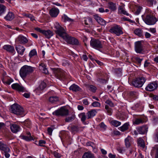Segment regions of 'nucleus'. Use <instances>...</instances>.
I'll use <instances>...</instances> for the list:
<instances>
[{"instance_id": "c85d7f7f", "label": "nucleus", "mask_w": 158, "mask_h": 158, "mask_svg": "<svg viewBox=\"0 0 158 158\" xmlns=\"http://www.w3.org/2000/svg\"><path fill=\"white\" fill-rule=\"evenodd\" d=\"M129 126V123H125L119 127V130L122 132H124L128 130Z\"/></svg>"}, {"instance_id": "ea45409f", "label": "nucleus", "mask_w": 158, "mask_h": 158, "mask_svg": "<svg viewBox=\"0 0 158 158\" xmlns=\"http://www.w3.org/2000/svg\"><path fill=\"white\" fill-rule=\"evenodd\" d=\"M23 124L25 126L29 128L31 126V123L29 119H27L24 121Z\"/></svg>"}, {"instance_id": "680f3d73", "label": "nucleus", "mask_w": 158, "mask_h": 158, "mask_svg": "<svg viewBox=\"0 0 158 158\" xmlns=\"http://www.w3.org/2000/svg\"><path fill=\"white\" fill-rule=\"evenodd\" d=\"M4 152V156L6 158H8L10 156V154L9 153L10 152Z\"/></svg>"}, {"instance_id": "ddd939ff", "label": "nucleus", "mask_w": 158, "mask_h": 158, "mask_svg": "<svg viewBox=\"0 0 158 158\" xmlns=\"http://www.w3.org/2000/svg\"><path fill=\"white\" fill-rule=\"evenodd\" d=\"M135 50L136 52L141 53L143 50V47L141 42L138 41L135 43Z\"/></svg>"}, {"instance_id": "13d9d810", "label": "nucleus", "mask_w": 158, "mask_h": 158, "mask_svg": "<svg viewBox=\"0 0 158 158\" xmlns=\"http://www.w3.org/2000/svg\"><path fill=\"white\" fill-rule=\"evenodd\" d=\"M53 131V129L52 127H48V134L51 135H52Z\"/></svg>"}, {"instance_id": "603ef678", "label": "nucleus", "mask_w": 158, "mask_h": 158, "mask_svg": "<svg viewBox=\"0 0 158 158\" xmlns=\"http://www.w3.org/2000/svg\"><path fill=\"white\" fill-rule=\"evenodd\" d=\"M73 118V116L67 117L65 119V121L66 122H71Z\"/></svg>"}, {"instance_id": "cd10ccee", "label": "nucleus", "mask_w": 158, "mask_h": 158, "mask_svg": "<svg viewBox=\"0 0 158 158\" xmlns=\"http://www.w3.org/2000/svg\"><path fill=\"white\" fill-rule=\"evenodd\" d=\"M42 34L48 38H50L53 35V33L49 30L47 31L44 30Z\"/></svg>"}, {"instance_id": "5fc2aeb1", "label": "nucleus", "mask_w": 158, "mask_h": 158, "mask_svg": "<svg viewBox=\"0 0 158 158\" xmlns=\"http://www.w3.org/2000/svg\"><path fill=\"white\" fill-rule=\"evenodd\" d=\"M54 155L56 158H60L61 157V155L59 153L56 152H54Z\"/></svg>"}, {"instance_id": "9b49d317", "label": "nucleus", "mask_w": 158, "mask_h": 158, "mask_svg": "<svg viewBox=\"0 0 158 158\" xmlns=\"http://www.w3.org/2000/svg\"><path fill=\"white\" fill-rule=\"evenodd\" d=\"M157 87V83L156 82H152L148 84L145 89L147 91H152L156 89Z\"/></svg>"}, {"instance_id": "473e14b6", "label": "nucleus", "mask_w": 158, "mask_h": 158, "mask_svg": "<svg viewBox=\"0 0 158 158\" xmlns=\"http://www.w3.org/2000/svg\"><path fill=\"white\" fill-rule=\"evenodd\" d=\"M138 145L142 148L145 147V143L143 140L141 138H139L138 139Z\"/></svg>"}, {"instance_id": "a878e982", "label": "nucleus", "mask_w": 158, "mask_h": 158, "mask_svg": "<svg viewBox=\"0 0 158 158\" xmlns=\"http://www.w3.org/2000/svg\"><path fill=\"white\" fill-rule=\"evenodd\" d=\"M108 7L111 11H115L117 9L116 4L112 2H110L108 3Z\"/></svg>"}, {"instance_id": "69168bd1", "label": "nucleus", "mask_w": 158, "mask_h": 158, "mask_svg": "<svg viewBox=\"0 0 158 158\" xmlns=\"http://www.w3.org/2000/svg\"><path fill=\"white\" fill-rule=\"evenodd\" d=\"M149 64H150L149 62H148L147 60H145L144 62V67H146L148 66Z\"/></svg>"}, {"instance_id": "2eb2a0df", "label": "nucleus", "mask_w": 158, "mask_h": 158, "mask_svg": "<svg viewBox=\"0 0 158 158\" xmlns=\"http://www.w3.org/2000/svg\"><path fill=\"white\" fill-rule=\"evenodd\" d=\"M46 84L44 82H42L39 85L38 88L34 90L37 95H39L42 93V91L46 87Z\"/></svg>"}, {"instance_id": "49530a36", "label": "nucleus", "mask_w": 158, "mask_h": 158, "mask_svg": "<svg viewBox=\"0 0 158 158\" xmlns=\"http://www.w3.org/2000/svg\"><path fill=\"white\" fill-rule=\"evenodd\" d=\"M88 88L89 90L93 92H95L96 89L95 86L92 85H89Z\"/></svg>"}, {"instance_id": "b1692460", "label": "nucleus", "mask_w": 158, "mask_h": 158, "mask_svg": "<svg viewBox=\"0 0 158 158\" xmlns=\"http://www.w3.org/2000/svg\"><path fill=\"white\" fill-rule=\"evenodd\" d=\"M69 89L70 90L75 92L80 91L81 89L79 86L75 84L72 85Z\"/></svg>"}, {"instance_id": "20e7f679", "label": "nucleus", "mask_w": 158, "mask_h": 158, "mask_svg": "<svg viewBox=\"0 0 158 158\" xmlns=\"http://www.w3.org/2000/svg\"><path fill=\"white\" fill-rule=\"evenodd\" d=\"M142 17L145 23L148 25H154L157 21L155 17L151 15H148L145 17L142 16Z\"/></svg>"}, {"instance_id": "3c124183", "label": "nucleus", "mask_w": 158, "mask_h": 158, "mask_svg": "<svg viewBox=\"0 0 158 158\" xmlns=\"http://www.w3.org/2000/svg\"><path fill=\"white\" fill-rule=\"evenodd\" d=\"M85 23L86 25H88L89 24V23L88 22H89L90 23H92V20L90 18H88L87 19L85 20H84Z\"/></svg>"}, {"instance_id": "774afa93", "label": "nucleus", "mask_w": 158, "mask_h": 158, "mask_svg": "<svg viewBox=\"0 0 158 158\" xmlns=\"http://www.w3.org/2000/svg\"><path fill=\"white\" fill-rule=\"evenodd\" d=\"M108 156L110 158H115L116 156L114 155H113L111 153L109 154Z\"/></svg>"}, {"instance_id": "bb28decb", "label": "nucleus", "mask_w": 158, "mask_h": 158, "mask_svg": "<svg viewBox=\"0 0 158 158\" xmlns=\"http://www.w3.org/2000/svg\"><path fill=\"white\" fill-rule=\"evenodd\" d=\"M146 126L140 127L137 128V132L140 134H144L147 131Z\"/></svg>"}, {"instance_id": "bf43d9fd", "label": "nucleus", "mask_w": 158, "mask_h": 158, "mask_svg": "<svg viewBox=\"0 0 158 158\" xmlns=\"http://www.w3.org/2000/svg\"><path fill=\"white\" fill-rule=\"evenodd\" d=\"M41 69L43 70V72L45 74H47L48 73V71L47 69V68H46L45 67H44L43 68Z\"/></svg>"}, {"instance_id": "8fccbe9b", "label": "nucleus", "mask_w": 158, "mask_h": 158, "mask_svg": "<svg viewBox=\"0 0 158 158\" xmlns=\"http://www.w3.org/2000/svg\"><path fill=\"white\" fill-rule=\"evenodd\" d=\"M105 103L111 107H113L114 106L113 103H112L111 101L109 99L106 100L105 102Z\"/></svg>"}, {"instance_id": "0e129e2a", "label": "nucleus", "mask_w": 158, "mask_h": 158, "mask_svg": "<svg viewBox=\"0 0 158 158\" xmlns=\"http://www.w3.org/2000/svg\"><path fill=\"white\" fill-rule=\"evenodd\" d=\"M153 121L155 124L158 123V117H156L154 118Z\"/></svg>"}, {"instance_id": "e433bc0d", "label": "nucleus", "mask_w": 158, "mask_h": 158, "mask_svg": "<svg viewBox=\"0 0 158 158\" xmlns=\"http://www.w3.org/2000/svg\"><path fill=\"white\" fill-rule=\"evenodd\" d=\"M62 18L64 20V22H66L67 21L72 22L73 21V19L69 18L67 15H65V14H64L62 16Z\"/></svg>"}, {"instance_id": "393cba45", "label": "nucleus", "mask_w": 158, "mask_h": 158, "mask_svg": "<svg viewBox=\"0 0 158 158\" xmlns=\"http://www.w3.org/2000/svg\"><path fill=\"white\" fill-rule=\"evenodd\" d=\"M27 134L28 136L23 135L22 136L23 139L27 141L34 140L35 139V138H34L31 135V134L30 132L28 133Z\"/></svg>"}, {"instance_id": "4c0bfd02", "label": "nucleus", "mask_w": 158, "mask_h": 158, "mask_svg": "<svg viewBox=\"0 0 158 158\" xmlns=\"http://www.w3.org/2000/svg\"><path fill=\"white\" fill-rule=\"evenodd\" d=\"M58 100V98L56 96L51 97L49 99V101L51 103H53L57 101Z\"/></svg>"}, {"instance_id": "f257e3e1", "label": "nucleus", "mask_w": 158, "mask_h": 158, "mask_svg": "<svg viewBox=\"0 0 158 158\" xmlns=\"http://www.w3.org/2000/svg\"><path fill=\"white\" fill-rule=\"evenodd\" d=\"M34 70V68L31 66L25 65L23 66L20 70V76L23 78H25L29 74L32 73Z\"/></svg>"}, {"instance_id": "338daca9", "label": "nucleus", "mask_w": 158, "mask_h": 158, "mask_svg": "<svg viewBox=\"0 0 158 158\" xmlns=\"http://www.w3.org/2000/svg\"><path fill=\"white\" fill-rule=\"evenodd\" d=\"M156 148V152L155 155V158H158V146L155 147Z\"/></svg>"}, {"instance_id": "09e8293b", "label": "nucleus", "mask_w": 158, "mask_h": 158, "mask_svg": "<svg viewBox=\"0 0 158 158\" xmlns=\"http://www.w3.org/2000/svg\"><path fill=\"white\" fill-rule=\"evenodd\" d=\"M92 105L94 107H99L101 106V104L99 102L95 101L92 103Z\"/></svg>"}, {"instance_id": "39448f33", "label": "nucleus", "mask_w": 158, "mask_h": 158, "mask_svg": "<svg viewBox=\"0 0 158 158\" xmlns=\"http://www.w3.org/2000/svg\"><path fill=\"white\" fill-rule=\"evenodd\" d=\"M146 81L145 77H142L134 80L132 81V84L135 87L140 88L143 86Z\"/></svg>"}, {"instance_id": "79ce46f5", "label": "nucleus", "mask_w": 158, "mask_h": 158, "mask_svg": "<svg viewBox=\"0 0 158 158\" xmlns=\"http://www.w3.org/2000/svg\"><path fill=\"white\" fill-rule=\"evenodd\" d=\"M105 109L106 110L108 115H111L112 114V109L109 108L107 105L105 106Z\"/></svg>"}, {"instance_id": "052dcab7", "label": "nucleus", "mask_w": 158, "mask_h": 158, "mask_svg": "<svg viewBox=\"0 0 158 158\" xmlns=\"http://www.w3.org/2000/svg\"><path fill=\"white\" fill-rule=\"evenodd\" d=\"M82 102L83 104L85 105H88L89 104V103L88 101V100L86 99H83L82 101Z\"/></svg>"}, {"instance_id": "423d86ee", "label": "nucleus", "mask_w": 158, "mask_h": 158, "mask_svg": "<svg viewBox=\"0 0 158 158\" xmlns=\"http://www.w3.org/2000/svg\"><path fill=\"white\" fill-rule=\"evenodd\" d=\"M54 27L56 29V32L60 37L62 38L66 33L64 29L57 22L55 23Z\"/></svg>"}, {"instance_id": "c9c22d12", "label": "nucleus", "mask_w": 158, "mask_h": 158, "mask_svg": "<svg viewBox=\"0 0 158 158\" xmlns=\"http://www.w3.org/2000/svg\"><path fill=\"white\" fill-rule=\"evenodd\" d=\"M79 116L81 119V121L83 122H84L86 119H87V115L85 113L83 112L80 114Z\"/></svg>"}, {"instance_id": "0eeeda50", "label": "nucleus", "mask_w": 158, "mask_h": 158, "mask_svg": "<svg viewBox=\"0 0 158 158\" xmlns=\"http://www.w3.org/2000/svg\"><path fill=\"white\" fill-rule=\"evenodd\" d=\"M110 32L114 34L117 36L122 34L123 32L122 27L119 25H115L110 29Z\"/></svg>"}, {"instance_id": "e2e57ef3", "label": "nucleus", "mask_w": 158, "mask_h": 158, "mask_svg": "<svg viewBox=\"0 0 158 158\" xmlns=\"http://www.w3.org/2000/svg\"><path fill=\"white\" fill-rule=\"evenodd\" d=\"M145 35L146 38H148L150 37L151 35L148 32H146L145 34Z\"/></svg>"}, {"instance_id": "a211bd4d", "label": "nucleus", "mask_w": 158, "mask_h": 158, "mask_svg": "<svg viewBox=\"0 0 158 158\" xmlns=\"http://www.w3.org/2000/svg\"><path fill=\"white\" fill-rule=\"evenodd\" d=\"M10 128L11 131L13 133H16L20 130V127L16 124H12L10 125Z\"/></svg>"}, {"instance_id": "7ed1b4c3", "label": "nucleus", "mask_w": 158, "mask_h": 158, "mask_svg": "<svg viewBox=\"0 0 158 158\" xmlns=\"http://www.w3.org/2000/svg\"><path fill=\"white\" fill-rule=\"evenodd\" d=\"M68 44L73 45H79L80 43L78 40L73 37L70 36L67 33L62 38Z\"/></svg>"}, {"instance_id": "f704fd0d", "label": "nucleus", "mask_w": 158, "mask_h": 158, "mask_svg": "<svg viewBox=\"0 0 158 158\" xmlns=\"http://www.w3.org/2000/svg\"><path fill=\"white\" fill-rule=\"evenodd\" d=\"M142 31L140 28H137L134 30V33L136 35L141 37L143 35Z\"/></svg>"}, {"instance_id": "6e6552de", "label": "nucleus", "mask_w": 158, "mask_h": 158, "mask_svg": "<svg viewBox=\"0 0 158 158\" xmlns=\"http://www.w3.org/2000/svg\"><path fill=\"white\" fill-rule=\"evenodd\" d=\"M90 45L93 48L99 49L102 48L101 42L98 39H92L90 42Z\"/></svg>"}, {"instance_id": "c03bdc74", "label": "nucleus", "mask_w": 158, "mask_h": 158, "mask_svg": "<svg viewBox=\"0 0 158 158\" xmlns=\"http://www.w3.org/2000/svg\"><path fill=\"white\" fill-rule=\"evenodd\" d=\"M37 54V52L35 49H33L31 50L29 54V56L30 58L35 55Z\"/></svg>"}, {"instance_id": "7c9ffc66", "label": "nucleus", "mask_w": 158, "mask_h": 158, "mask_svg": "<svg viewBox=\"0 0 158 158\" xmlns=\"http://www.w3.org/2000/svg\"><path fill=\"white\" fill-rule=\"evenodd\" d=\"M6 7L2 4H0V16L4 14L6 11Z\"/></svg>"}, {"instance_id": "37998d69", "label": "nucleus", "mask_w": 158, "mask_h": 158, "mask_svg": "<svg viewBox=\"0 0 158 158\" xmlns=\"http://www.w3.org/2000/svg\"><path fill=\"white\" fill-rule=\"evenodd\" d=\"M143 123V121L141 118H136L134 122V124L138 125Z\"/></svg>"}, {"instance_id": "f03ea898", "label": "nucleus", "mask_w": 158, "mask_h": 158, "mask_svg": "<svg viewBox=\"0 0 158 158\" xmlns=\"http://www.w3.org/2000/svg\"><path fill=\"white\" fill-rule=\"evenodd\" d=\"M11 112L17 115H21L22 116L25 115L23 108L17 104H14L10 107Z\"/></svg>"}, {"instance_id": "a19ab883", "label": "nucleus", "mask_w": 158, "mask_h": 158, "mask_svg": "<svg viewBox=\"0 0 158 158\" xmlns=\"http://www.w3.org/2000/svg\"><path fill=\"white\" fill-rule=\"evenodd\" d=\"M119 12L120 13L125 15L127 16H129L130 15L127 13V11L125 10L123 8H118Z\"/></svg>"}, {"instance_id": "a18cd8bd", "label": "nucleus", "mask_w": 158, "mask_h": 158, "mask_svg": "<svg viewBox=\"0 0 158 158\" xmlns=\"http://www.w3.org/2000/svg\"><path fill=\"white\" fill-rule=\"evenodd\" d=\"M99 126L102 129L105 130L107 128V126L104 124V122L101 123L99 125Z\"/></svg>"}, {"instance_id": "dca6fc26", "label": "nucleus", "mask_w": 158, "mask_h": 158, "mask_svg": "<svg viewBox=\"0 0 158 158\" xmlns=\"http://www.w3.org/2000/svg\"><path fill=\"white\" fill-rule=\"evenodd\" d=\"M15 17L14 13L12 11H9L5 16L4 19L7 21H10L13 20Z\"/></svg>"}, {"instance_id": "aec40b11", "label": "nucleus", "mask_w": 158, "mask_h": 158, "mask_svg": "<svg viewBox=\"0 0 158 158\" xmlns=\"http://www.w3.org/2000/svg\"><path fill=\"white\" fill-rule=\"evenodd\" d=\"M11 87L14 89L19 91L23 92L24 90V88L18 83H14L12 85Z\"/></svg>"}, {"instance_id": "6ab92c4d", "label": "nucleus", "mask_w": 158, "mask_h": 158, "mask_svg": "<svg viewBox=\"0 0 158 158\" xmlns=\"http://www.w3.org/2000/svg\"><path fill=\"white\" fill-rule=\"evenodd\" d=\"M2 48L6 51L10 53H14L15 52L14 47L10 45H5L3 46Z\"/></svg>"}, {"instance_id": "f3484780", "label": "nucleus", "mask_w": 158, "mask_h": 158, "mask_svg": "<svg viewBox=\"0 0 158 158\" xmlns=\"http://www.w3.org/2000/svg\"><path fill=\"white\" fill-rule=\"evenodd\" d=\"M49 14L52 17H56L59 13V10L57 8H52L49 11Z\"/></svg>"}, {"instance_id": "6e6d98bb", "label": "nucleus", "mask_w": 158, "mask_h": 158, "mask_svg": "<svg viewBox=\"0 0 158 158\" xmlns=\"http://www.w3.org/2000/svg\"><path fill=\"white\" fill-rule=\"evenodd\" d=\"M142 9V7H141L139 6L135 12V14L137 15H138L140 13L141 11V10Z\"/></svg>"}, {"instance_id": "864d4df0", "label": "nucleus", "mask_w": 158, "mask_h": 158, "mask_svg": "<svg viewBox=\"0 0 158 158\" xmlns=\"http://www.w3.org/2000/svg\"><path fill=\"white\" fill-rule=\"evenodd\" d=\"M154 141L156 142H158V133L157 132H156L154 135Z\"/></svg>"}, {"instance_id": "4be33fe9", "label": "nucleus", "mask_w": 158, "mask_h": 158, "mask_svg": "<svg viewBox=\"0 0 158 158\" xmlns=\"http://www.w3.org/2000/svg\"><path fill=\"white\" fill-rule=\"evenodd\" d=\"M0 150L3 152H10V150L8 146L2 142H0Z\"/></svg>"}, {"instance_id": "2f4dec72", "label": "nucleus", "mask_w": 158, "mask_h": 158, "mask_svg": "<svg viewBox=\"0 0 158 158\" xmlns=\"http://www.w3.org/2000/svg\"><path fill=\"white\" fill-rule=\"evenodd\" d=\"M82 158H94V156L91 152H87L84 153Z\"/></svg>"}, {"instance_id": "f8f14e48", "label": "nucleus", "mask_w": 158, "mask_h": 158, "mask_svg": "<svg viewBox=\"0 0 158 158\" xmlns=\"http://www.w3.org/2000/svg\"><path fill=\"white\" fill-rule=\"evenodd\" d=\"M16 42L19 44H24L28 42L27 39L22 35H19L17 37Z\"/></svg>"}, {"instance_id": "5701e85b", "label": "nucleus", "mask_w": 158, "mask_h": 158, "mask_svg": "<svg viewBox=\"0 0 158 158\" xmlns=\"http://www.w3.org/2000/svg\"><path fill=\"white\" fill-rule=\"evenodd\" d=\"M16 50L19 55L22 56L23 55L25 49L23 46L19 45L16 47Z\"/></svg>"}, {"instance_id": "4468645a", "label": "nucleus", "mask_w": 158, "mask_h": 158, "mask_svg": "<svg viewBox=\"0 0 158 158\" xmlns=\"http://www.w3.org/2000/svg\"><path fill=\"white\" fill-rule=\"evenodd\" d=\"M99 109H92L88 111L86 113L87 119H89L93 118L97 114L98 111H99Z\"/></svg>"}, {"instance_id": "412c9836", "label": "nucleus", "mask_w": 158, "mask_h": 158, "mask_svg": "<svg viewBox=\"0 0 158 158\" xmlns=\"http://www.w3.org/2000/svg\"><path fill=\"white\" fill-rule=\"evenodd\" d=\"M94 18L101 25L104 26L106 25V21L98 15H95Z\"/></svg>"}, {"instance_id": "72a5a7b5", "label": "nucleus", "mask_w": 158, "mask_h": 158, "mask_svg": "<svg viewBox=\"0 0 158 158\" xmlns=\"http://www.w3.org/2000/svg\"><path fill=\"white\" fill-rule=\"evenodd\" d=\"M110 124L115 127H118L120 126L121 123L118 121L113 120L110 122Z\"/></svg>"}, {"instance_id": "c756f323", "label": "nucleus", "mask_w": 158, "mask_h": 158, "mask_svg": "<svg viewBox=\"0 0 158 158\" xmlns=\"http://www.w3.org/2000/svg\"><path fill=\"white\" fill-rule=\"evenodd\" d=\"M132 138L130 136H128L125 140V145L127 147H129L131 145L130 143L131 141Z\"/></svg>"}, {"instance_id": "de8ad7c7", "label": "nucleus", "mask_w": 158, "mask_h": 158, "mask_svg": "<svg viewBox=\"0 0 158 158\" xmlns=\"http://www.w3.org/2000/svg\"><path fill=\"white\" fill-rule=\"evenodd\" d=\"M46 143L45 141L43 140H40L39 142L38 146L40 147H44L45 144Z\"/></svg>"}, {"instance_id": "1a4fd4ad", "label": "nucleus", "mask_w": 158, "mask_h": 158, "mask_svg": "<svg viewBox=\"0 0 158 158\" xmlns=\"http://www.w3.org/2000/svg\"><path fill=\"white\" fill-rule=\"evenodd\" d=\"M69 111L65 107H62L52 113V114L56 116H66L68 114Z\"/></svg>"}, {"instance_id": "9d476101", "label": "nucleus", "mask_w": 158, "mask_h": 158, "mask_svg": "<svg viewBox=\"0 0 158 158\" xmlns=\"http://www.w3.org/2000/svg\"><path fill=\"white\" fill-rule=\"evenodd\" d=\"M66 74V73L61 69H58L55 71V76L58 79L60 80L65 78Z\"/></svg>"}, {"instance_id": "4d7b16f0", "label": "nucleus", "mask_w": 158, "mask_h": 158, "mask_svg": "<svg viewBox=\"0 0 158 158\" xmlns=\"http://www.w3.org/2000/svg\"><path fill=\"white\" fill-rule=\"evenodd\" d=\"M148 30L152 33H155L156 31V28H150Z\"/></svg>"}, {"instance_id": "58836bf2", "label": "nucleus", "mask_w": 158, "mask_h": 158, "mask_svg": "<svg viewBox=\"0 0 158 158\" xmlns=\"http://www.w3.org/2000/svg\"><path fill=\"white\" fill-rule=\"evenodd\" d=\"M135 60L136 63H137L140 66L141 64V61L143 60V58L136 57L135 58Z\"/></svg>"}]
</instances>
